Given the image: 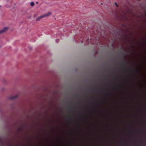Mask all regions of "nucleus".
<instances>
[{
    "label": "nucleus",
    "mask_w": 146,
    "mask_h": 146,
    "mask_svg": "<svg viewBox=\"0 0 146 146\" xmlns=\"http://www.w3.org/2000/svg\"><path fill=\"white\" fill-rule=\"evenodd\" d=\"M115 5H116V7H117L118 6V5L116 3H115Z\"/></svg>",
    "instance_id": "6e6552de"
},
{
    "label": "nucleus",
    "mask_w": 146,
    "mask_h": 146,
    "mask_svg": "<svg viewBox=\"0 0 146 146\" xmlns=\"http://www.w3.org/2000/svg\"><path fill=\"white\" fill-rule=\"evenodd\" d=\"M135 72L136 73H139L140 72V70L139 69H137L135 70Z\"/></svg>",
    "instance_id": "20e7f679"
},
{
    "label": "nucleus",
    "mask_w": 146,
    "mask_h": 146,
    "mask_svg": "<svg viewBox=\"0 0 146 146\" xmlns=\"http://www.w3.org/2000/svg\"><path fill=\"white\" fill-rule=\"evenodd\" d=\"M111 94V93H106L105 94V95H110V94Z\"/></svg>",
    "instance_id": "423d86ee"
},
{
    "label": "nucleus",
    "mask_w": 146,
    "mask_h": 146,
    "mask_svg": "<svg viewBox=\"0 0 146 146\" xmlns=\"http://www.w3.org/2000/svg\"><path fill=\"white\" fill-rule=\"evenodd\" d=\"M143 41L145 43H146V40H143Z\"/></svg>",
    "instance_id": "1a4fd4ad"
},
{
    "label": "nucleus",
    "mask_w": 146,
    "mask_h": 146,
    "mask_svg": "<svg viewBox=\"0 0 146 146\" xmlns=\"http://www.w3.org/2000/svg\"><path fill=\"white\" fill-rule=\"evenodd\" d=\"M6 1H8V0H6Z\"/></svg>",
    "instance_id": "2eb2a0df"
},
{
    "label": "nucleus",
    "mask_w": 146,
    "mask_h": 146,
    "mask_svg": "<svg viewBox=\"0 0 146 146\" xmlns=\"http://www.w3.org/2000/svg\"><path fill=\"white\" fill-rule=\"evenodd\" d=\"M57 40H58V41L59 40H56V41H57Z\"/></svg>",
    "instance_id": "9b49d317"
},
{
    "label": "nucleus",
    "mask_w": 146,
    "mask_h": 146,
    "mask_svg": "<svg viewBox=\"0 0 146 146\" xmlns=\"http://www.w3.org/2000/svg\"><path fill=\"white\" fill-rule=\"evenodd\" d=\"M18 97V96L17 95H16L14 96H12L10 97V99L12 100H13L15 99V98H17Z\"/></svg>",
    "instance_id": "7ed1b4c3"
},
{
    "label": "nucleus",
    "mask_w": 146,
    "mask_h": 146,
    "mask_svg": "<svg viewBox=\"0 0 146 146\" xmlns=\"http://www.w3.org/2000/svg\"><path fill=\"white\" fill-rule=\"evenodd\" d=\"M36 4H38V2H36Z\"/></svg>",
    "instance_id": "ddd939ff"
},
{
    "label": "nucleus",
    "mask_w": 146,
    "mask_h": 146,
    "mask_svg": "<svg viewBox=\"0 0 146 146\" xmlns=\"http://www.w3.org/2000/svg\"><path fill=\"white\" fill-rule=\"evenodd\" d=\"M124 60L123 61V63H124V64H125V63H126V62L125 61V58L124 57Z\"/></svg>",
    "instance_id": "0eeeda50"
},
{
    "label": "nucleus",
    "mask_w": 146,
    "mask_h": 146,
    "mask_svg": "<svg viewBox=\"0 0 146 146\" xmlns=\"http://www.w3.org/2000/svg\"><path fill=\"white\" fill-rule=\"evenodd\" d=\"M70 108L71 109H73V107L72 106H71Z\"/></svg>",
    "instance_id": "9d476101"
},
{
    "label": "nucleus",
    "mask_w": 146,
    "mask_h": 146,
    "mask_svg": "<svg viewBox=\"0 0 146 146\" xmlns=\"http://www.w3.org/2000/svg\"><path fill=\"white\" fill-rule=\"evenodd\" d=\"M8 28L7 27H5L3 29L1 30L0 31V34H2L4 32H6L8 29Z\"/></svg>",
    "instance_id": "f03ea898"
},
{
    "label": "nucleus",
    "mask_w": 146,
    "mask_h": 146,
    "mask_svg": "<svg viewBox=\"0 0 146 146\" xmlns=\"http://www.w3.org/2000/svg\"><path fill=\"white\" fill-rule=\"evenodd\" d=\"M98 103H96V104L97 105H98Z\"/></svg>",
    "instance_id": "f8f14e48"
},
{
    "label": "nucleus",
    "mask_w": 146,
    "mask_h": 146,
    "mask_svg": "<svg viewBox=\"0 0 146 146\" xmlns=\"http://www.w3.org/2000/svg\"><path fill=\"white\" fill-rule=\"evenodd\" d=\"M30 5L31 6H33L34 5V3L33 2H31L30 3Z\"/></svg>",
    "instance_id": "39448f33"
},
{
    "label": "nucleus",
    "mask_w": 146,
    "mask_h": 146,
    "mask_svg": "<svg viewBox=\"0 0 146 146\" xmlns=\"http://www.w3.org/2000/svg\"><path fill=\"white\" fill-rule=\"evenodd\" d=\"M51 14V13L49 12L48 13H46L45 14L42 15L38 17L36 19V21H39L41 19L45 17H48Z\"/></svg>",
    "instance_id": "f257e3e1"
},
{
    "label": "nucleus",
    "mask_w": 146,
    "mask_h": 146,
    "mask_svg": "<svg viewBox=\"0 0 146 146\" xmlns=\"http://www.w3.org/2000/svg\"><path fill=\"white\" fill-rule=\"evenodd\" d=\"M126 72V71L125 70L124 72Z\"/></svg>",
    "instance_id": "4468645a"
}]
</instances>
